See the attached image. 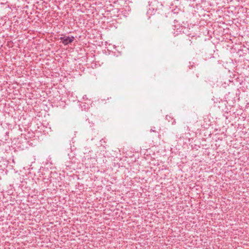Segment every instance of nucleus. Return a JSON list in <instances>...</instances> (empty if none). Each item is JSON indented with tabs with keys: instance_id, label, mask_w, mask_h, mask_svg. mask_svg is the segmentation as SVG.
Returning a JSON list of instances; mask_svg holds the SVG:
<instances>
[{
	"instance_id": "nucleus-1",
	"label": "nucleus",
	"mask_w": 249,
	"mask_h": 249,
	"mask_svg": "<svg viewBox=\"0 0 249 249\" xmlns=\"http://www.w3.org/2000/svg\"><path fill=\"white\" fill-rule=\"evenodd\" d=\"M60 39L61 40L62 43L64 45H68L70 43H71L73 41L74 39V37L72 36H64L61 37Z\"/></svg>"
},
{
	"instance_id": "nucleus-3",
	"label": "nucleus",
	"mask_w": 249,
	"mask_h": 249,
	"mask_svg": "<svg viewBox=\"0 0 249 249\" xmlns=\"http://www.w3.org/2000/svg\"><path fill=\"white\" fill-rule=\"evenodd\" d=\"M151 131H154L153 129H152L151 130Z\"/></svg>"
},
{
	"instance_id": "nucleus-2",
	"label": "nucleus",
	"mask_w": 249,
	"mask_h": 249,
	"mask_svg": "<svg viewBox=\"0 0 249 249\" xmlns=\"http://www.w3.org/2000/svg\"><path fill=\"white\" fill-rule=\"evenodd\" d=\"M151 131H154L153 129H152L151 130Z\"/></svg>"
}]
</instances>
